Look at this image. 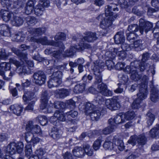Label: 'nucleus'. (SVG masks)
I'll use <instances>...</instances> for the list:
<instances>
[{
  "mask_svg": "<svg viewBox=\"0 0 159 159\" xmlns=\"http://www.w3.org/2000/svg\"><path fill=\"white\" fill-rule=\"evenodd\" d=\"M113 11H118V8L117 6L115 4H111L105 7V14L100 15L98 17V19L102 18L103 15H104L106 17L104 20L101 22L100 27L103 29L106 30L107 32L109 30V28L110 27L112 24V21L114 20L117 17L116 15L113 16Z\"/></svg>",
  "mask_w": 159,
  "mask_h": 159,
  "instance_id": "obj_1",
  "label": "nucleus"
},
{
  "mask_svg": "<svg viewBox=\"0 0 159 159\" xmlns=\"http://www.w3.org/2000/svg\"><path fill=\"white\" fill-rule=\"evenodd\" d=\"M16 69L11 71L10 63L5 62L0 63V75L3 76L5 80H8L11 79L15 74Z\"/></svg>",
  "mask_w": 159,
  "mask_h": 159,
  "instance_id": "obj_2",
  "label": "nucleus"
},
{
  "mask_svg": "<svg viewBox=\"0 0 159 159\" xmlns=\"http://www.w3.org/2000/svg\"><path fill=\"white\" fill-rule=\"evenodd\" d=\"M49 98V96L47 91L43 92L41 97L40 108L45 113H50L52 111V104L48 102Z\"/></svg>",
  "mask_w": 159,
  "mask_h": 159,
  "instance_id": "obj_3",
  "label": "nucleus"
},
{
  "mask_svg": "<svg viewBox=\"0 0 159 159\" xmlns=\"http://www.w3.org/2000/svg\"><path fill=\"white\" fill-rule=\"evenodd\" d=\"M24 145L22 142L16 143L14 142L10 143L5 148L4 151L6 153L13 155L17 152L20 153L22 152Z\"/></svg>",
  "mask_w": 159,
  "mask_h": 159,
  "instance_id": "obj_4",
  "label": "nucleus"
},
{
  "mask_svg": "<svg viewBox=\"0 0 159 159\" xmlns=\"http://www.w3.org/2000/svg\"><path fill=\"white\" fill-rule=\"evenodd\" d=\"M104 65V63L99 62V61H97L94 62V65L92 66V69L95 76V82L99 84L102 82V75L99 68H102Z\"/></svg>",
  "mask_w": 159,
  "mask_h": 159,
  "instance_id": "obj_5",
  "label": "nucleus"
},
{
  "mask_svg": "<svg viewBox=\"0 0 159 159\" xmlns=\"http://www.w3.org/2000/svg\"><path fill=\"white\" fill-rule=\"evenodd\" d=\"M105 104L107 107L111 111L117 110L120 106L119 99L117 97H114L111 98L107 99Z\"/></svg>",
  "mask_w": 159,
  "mask_h": 159,
  "instance_id": "obj_6",
  "label": "nucleus"
},
{
  "mask_svg": "<svg viewBox=\"0 0 159 159\" xmlns=\"http://www.w3.org/2000/svg\"><path fill=\"white\" fill-rule=\"evenodd\" d=\"M90 45L89 44H84L80 43L78 46L71 47L69 50H67L66 52V56L68 57H70L73 56L76 50H83L85 48H89Z\"/></svg>",
  "mask_w": 159,
  "mask_h": 159,
  "instance_id": "obj_7",
  "label": "nucleus"
},
{
  "mask_svg": "<svg viewBox=\"0 0 159 159\" xmlns=\"http://www.w3.org/2000/svg\"><path fill=\"white\" fill-rule=\"evenodd\" d=\"M33 82L36 84L41 86L45 83L46 76L44 72L39 71L33 75Z\"/></svg>",
  "mask_w": 159,
  "mask_h": 159,
  "instance_id": "obj_8",
  "label": "nucleus"
},
{
  "mask_svg": "<svg viewBox=\"0 0 159 159\" xmlns=\"http://www.w3.org/2000/svg\"><path fill=\"white\" fill-rule=\"evenodd\" d=\"M10 62L11 63L13 64L16 66V67L14 69H12L11 71H14L15 69H17L19 67H22L21 72L24 74H28L30 73V69L27 66H23L24 64V62L23 61H19L17 60L14 58H11L10 59Z\"/></svg>",
  "mask_w": 159,
  "mask_h": 159,
  "instance_id": "obj_9",
  "label": "nucleus"
},
{
  "mask_svg": "<svg viewBox=\"0 0 159 159\" xmlns=\"http://www.w3.org/2000/svg\"><path fill=\"white\" fill-rule=\"evenodd\" d=\"M152 27V23L149 21H146L143 19L139 20V30L140 34H142L144 31L147 33Z\"/></svg>",
  "mask_w": 159,
  "mask_h": 159,
  "instance_id": "obj_10",
  "label": "nucleus"
},
{
  "mask_svg": "<svg viewBox=\"0 0 159 159\" xmlns=\"http://www.w3.org/2000/svg\"><path fill=\"white\" fill-rule=\"evenodd\" d=\"M149 57L150 56L148 53L147 52L144 53L142 55L141 62L138 61L139 64L138 65L140 68L141 71H143L147 67H150V64L146 63V61L149 58Z\"/></svg>",
  "mask_w": 159,
  "mask_h": 159,
  "instance_id": "obj_11",
  "label": "nucleus"
},
{
  "mask_svg": "<svg viewBox=\"0 0 159 159\" xmlns=\"http://www.w3.org/2000/svg\"><path fill=\"white\" fill-rule=\"evenodd\" d=\"M97 89L99 93L104 96H111L112 95V92L108 89L106 84L103 83L98 85Z\"/></svg>",
  "mask_w": 159,
  "mask_h": 159,
  "instance_id": "obj_12",
  "label": "nucleus"
},
{
  "mask_svg": "<svg viewBox=\"0 0 159 159\" xmlns=\"http://www.w3.org/2000/svg\"><path fill=\"white\" fill-rule=\"evenodd\" d=\"M85 34L86 35L83 37L80 43L87 44L84 43V41L88 42H93L98 39L95 32H86Z\"/></svg>",
  "mask_w": 159,
  "mask_h": 159,
  "instance_id": "obj_13",
  "label": "nucleus"
},
{
  "mask_svg": "<svg viewBox=\"0 0 159 159\" xmlns=\"http://www.w3.org/2000/svg\"><path fill=\"white\" fill-rule=\"evenodd\" d=\"M123 113H120L117 115L114 119L110 118L108 120V123L111 125H112L114 128L115 124H119L125 122Z\"/></svg>",
  "mask_w": 159,
  "mask_h": 159,
  "instance_id": "obj_14",
  "label": "nucleus"
},
{
  "mask_svg": "<svg viewBox=\"0 0 159 159\" xmlns=\"http://www.w3.org/2000/svg\"><path fill=\"white\" fill-rule=\"evenodd\" d=\"M11 51L17 56L25 60L28 67L29 66L31 67H33L34 64L32 61H30L26 60V54L22 53L20 50L15 48H12L11 49Z\"/></svg>",
  "mask_w": 159,
  "mask_h": 159,
  "instance_id": "obj_15",
  "label": "nucleus"
},
{
  "mask_svg": "<svg viewBox=\"0 0 159 159\" xmlns=\"http://www.w3.org/2000/svg\"><path fill=\"white\" fill-rule=\"evenodd\" d=\"M139 87V92L138 93L137 95L138 97L137 99H139L140 100H142L146 98L148 94V91L147 89L146 85L144 84L143 86Z\"/></svg>",
  "mask_w": 159,
  "mask_h": 159,
  "instance_id": "obj_16",
  "label": "nucleus"
},
{
  "mask_svg": "<svg viewBox=\"0 0 159 159\" xmlns=\"http://www.w3.org/2000/svg\"><path fill=\"white\" fill-rule=\"evenodd\" d=\"M103 108L102 107H96L94 108V110L92 111L89 115L91 119L92 120H97L100 118Z\"/></svg>",
  "mask_w": 159,
  "mask_h": 159,
  "instance_id": "obj_17",
  "label": "nucleus"
},
{
  "mask_svg": "<svg viewBox=\"0 0 159 159\" xmlns=\"http://www.w3.org/2000/svg\"><path fill=\"white\" fill-rule=\"evenodd\" d=\"M11 111L17 116H20L23 109V107L20 105L15 104L11 105L10 107Z\"/></svg>",
  "mask_w": 159,
  "mask_h": 159,
  "instance_id": "obj_18",
  "label": "nucleus"
},
{
  "mask_svg": "<svg viewBox=\"0 0 159 159\" xmlns=\"http://www.w3.org/2000/svg\"><path fill=\"white\" fill-rule=\"evenodd\" d=\"M38 43H40L43 45H50L55 47H57L59 45L58 43L53 40H48L47 37L46 36L38 39Z\"/></svg>",
  "mask_w": 159,
  "mask_h": 159,
  "instance_id": "obj_19",
  "label": "nucleus"
},
{
  "mask_svg": "<svg viewBox=\"0 0 159 159\" xmlns=\"http://www.w3.org/2000/svg\"><path fill=\"white\" fill-rule=\"evenodd\" d=\"M150 98L153 102H156L159 99V92L158 89L154 87H151Z\"/></svg>",
  "mask_w": 159,
  "mask_h": 159,
  "instance_id": "obj_20",
  "label": "nucleus"
},
{
  "mask_svg": "<svg viewBox=\"0 0 159 159\" xmlns=\"http://www.w3.org/2000/svg\"><path fill=\"white\" fill-rule=\"evenodd\" d=\"M114 39L116 44H122L125 40L124 32L121 31L117 32L115 35Z\"/></svg>",
  "mask_w": 159,
  "mask_h": 159,
  "instance_id": "obj_21",
  "label": "nucleus"
},
{
  "mask_svg": "<svg viewBox=\"0 0 159 159\" xmlns=\"http://www.w3.org/2000/svg\"><path fill=\"white\" fill-rule=\"evenodd\" d=\"M46 29L45 28H30L28 31L31 34L34 36H38L41 35L46 31Z\"/></svg>",
  "mask_w": 159,
  "mask_h": 159,
  "instance_id": "obj_22",
  "label": "nucleus"
},
{
  "mask_svg": "<svg viewBox=\"0 0 159 159\" xmlns=\"http://www.w3.org/2000/svg\"><path fill=\"white\" fill-rule=\"evenodd\" d=\"M0 33L3 36H10L11 34L8 26L6 24L0 25Z\"/></svg>",
  "mask_w": 159,
  "mask_h": 159,
  "instance_id": "obj_23",
  "label": "nucleus"
},
{
  "mask_svg": "<svg viewBox=\"0 0 159 159\" xmlns=\"http://www.w3.org/2000/svg\"><path fill=\"white\" fill-rule=\"evenodd\" d=\"M61 130L55 127L52 129L51 132L50 134V135L53 139H58L61 137Z\"/></svg>",
  "mask_w": 159,
  "mask_h": 159,
  "instance_id": "obj_24",
  "label": "nucleus"
},
{
  "mask_svg": "<svg viewBox=\"0 0 159 159\" xmlns=\"http://www.w3.org/2000/svg\"><path fill=\"white\" fill-rule=\"evenodd\" d=\"M138 61H135L134 62H131L130 66H127L124 69V71L128 73L131 74L132 72L136 69V68L139 67L138 66Z\"/></svg>",
  "mask_w": 159,
  "mask_h": 159,
  "instance_id": "obj_25",
  "label": "nucleus"
},
{
  "mask_svg": "<svg viewBox=\"0 0 159 159\" xmlns=\"http://www.w3.org/2000/svg\"><path fill=\"white\" fill-rule=\"evenodd\" d=\"M62 83V81L51 77V79L48 82V86L50 88L58 87Z\"/></svg>",
  "mask_w": 159,
  "mask_h": 159,
  "instance_id": "obj_26",
  "label": "nucleus"
},
{
  "mask_svg": "<svg viewBox=\"0 0 159 159\" xmlns=\"http://www.w3.org/2000/svg\"><path fill=\"white\" fill-rule=\"evenodd\" d=\"M13 16V14L9 11L5 9L2 11L1 18L5 22H7L9 21Z\"/></svg>",
  "mask_w": 159,
  "mask_h": 159,
  "instance_id": "obj_27",
  "label": "nucleus"
},
{
  "mask_svg": "<svg viewBox=\"0 0 159 159\" xmlns=\"http://www.w3.org/2000/svg\"><path fill=\"white\" fill-rule=\"evenodd\" d=\"M116 136L114 137L113 139V142H114L115 148L114 150H116L117 148L120 151H122L124 149V146L122 140L116 139Z\"/></svg>",
  "mask_w": 159,
  "mask_h": 159,
  "instance_id": "obj_28",
  "label": "nucleus"
},
{
  "mask_svg": "<svg viewBox=\"0 0 159 159\" xmlns=\"http://www.w3.org/2000/svg\"><path fill=\"white\" fill-rule=\"evenodd\" d=\"M74 156L79 158L83 157L84 156V152L82 148L76 147L72 151Z\"/></svg>",
  "mask_w": 159,
  "mask_h": 159,
  "instance_id": "obj_29",
  "label": "nucleus"
},
{
  "mask_svg": "<svg viewBox=\"0 0 159 159\" xmlns=\"http://www.w3.org/2000/svg\"><path fill=\"white\" fill-rule=\"evenodd\" d=\"M152 6L155 7L156 9L153 8H149L148 11V14L151 15L152 13L158 11L159 8V1L158 0H152L151 2Z\"/></svg>",
  "mask_w": 159,
  "mask_h": 159,
  "instance_id": "obj_30",
  "label": "nucleus"
},
{
  "mask_svg": "<svg viewBox=\"0 0 159 159\" xmlns=\"http://www.w3.org/2000/svg\"><path fill=\"white\" fill-rule=\"evenodd\" d=\"M113 52L118 56L120 60H124L126 57V53L123 50H120V48H114Z\"/></svg>",
  "mask_w": 159,
  "mask_h": 159,
  "instance_id": "obj_31",
  "label": "nucleus"
},
{
  "mask_svg": "<svg viewBox=\"0 0 159 159\" xmlns=\"http://www.w3.org/2000/svg\"><path fill=\"white\" fill-rule=\"evenodd\" d=\"M23 22V20L20 17L14 16L11 20V23L14 26H19L22 25Z\"/></svg>",
  "mask_w": 159,
  "mask_h": 159,
  "instance_id": "obj_32",
  "label": "nucleus"
},
{
  "mask_svg": "<svg viewBox=\"0 0 159 159\" xmlns=\"http://www.w3.org/2000/svg\"><path fill=\"white\" fill-rule=\"evenodd\" d=\"M58 43V45L57 47H58L60 48V51H54L52 54L53 56L57 59H59L60 58V53L62 50L64 49V46L63 44L61 42H57Z\"/></svg>",
  "mask_w": 159,
  "mask_h": 159,
  "instance_id": "obj_33",
  "label": "nucleus"
},
{
  "mask_svg": "<svg viewBox=\"0 0 159 159\" xmlns=\"http://www.w3.org/2000/svg\"><path fill=\"white\" fill-rule=\"evenodd\" d=\"M144 41L141 39L137 40L134 42L133 45V47L136 50L140 51L143 49V44Z\"/></svg>",
  "mask_w": 159,
  "mask_h": 159,
  "instance_id": "obj_34",
  "label": "nucleus"
},
{
  "mask_svg": "<svg viewBox=\"0 0 159 159\" xmlns=\"http://www.w3.org/2000/svg\"><path fill=\"white\" fill-rule=\"evenodd\" d=\"M56 93L59 95L61 98H63L68 96L70 93V90L64 89H61L58 90H57Z\"/></svg>",
  "mask_w": 159,
  "mask_h": 159,
  "instance_id": "obj_35",
  "label": "nucleus"
},
{
  "mask_svg": "<svg viewBox=\"0 0 159 159\" xmlns=\"http://www.w3.org/2000/svg\"><path fill=\"white\" fill-rule=\"evenodd\" d=\"M125 121V120H130L133 119L135 116V114L133 111H128L123 114Z\"/></svg>",
  "mask_w": 159,
  "mask_h": 159,
  "instance_id": "obj_36",
  "label": "nucleus"
},
{
  "mask_svg": "<svg viewBox=\"0 0 159 159\" xmlns=\"http://www.w3.org/2000/svg\"><path fill=\"white\" fill-rule=\"evenodd\" d=\"M34 96V92H32V91H26L24 92L23 96V99L24 101L31 100L32 99Z\"/></svg>",
  "mask_w": 159,
  "mask_h": 159,
  "instance_id": "obj_37",
  "label": "nucleus"
},
{
  "mask_svg": "<svg viewBox=\"0 0 159 159\" xmlns=\"http://www.w3.org/2000/svg\"><path fill=\"white\" fill-rule=\"evenodd\" d=\"M85 84L84 83L77 84L75 87L74 92L76 93H82L85 89Z\"/></svg>",
  "mask_w": 159,
  "mask_h": 159,
  "instance_id": "obj_38",
  "label": "nucleus"
},
{
  "mask_svg": "<svg viewBox=\"0 0 159 159\" xmlns=\"http://www.w3.org/2000/svg\"><path fill=\"white\" fill-rule=\"evenodd\" d=\"M150 136L152 138H157L159 134V125L150 131Z\"/></svg>",
  "mask_w": 159,
  "mask_h": 159,
  "instance_id": "obj_39",
  "label": "nucleus"
},
{
  "mask_svg": "<svg viewBox=\"0 0 159 159\" xmlns=\"http://www.w3.org/2000/svg\"><path fill=\"white\" fill-rule=\"evenodd\" d=\"M138 70H140V68L139 67L136 68V69L133 71L131 74L130 78L132 80L135 81H137L140 79L141 76L138 73Z\"/></svg>",
  "mask_w": 159,
  "mask_h": 159,
  "instance_id": "obj_40",
  "label": "nucleus"
},
{
  "mask_svg": "<svg viewBox=\"0 0 159 159\" xmlns=\"http://www.w3.org/2000/svg\"><path fill=\"white\" fill-rule=\"evenodd\" d=\"M103 148L105 150H114L115 147H114L113 143L111 141L107 139L104 142L103 145Z\"/></svg>",
  "mask_w": 159,
  "mask_h": 159,
  "instance_id": "obj_41",
  "label": "nucleus"
},
{
  "mask_svg": "<svg viewBox=\"0 0 159 159\" xmlns=\"http://www.w3.org/2000/svg\"><path fill=\"white\" fill-rule=\"evenodd\" d=\"M152 33L154 38L157 39V44H159V21L156 23V27L153 29Z\"/></svg>",
  "mask_w": 159,
  "mask_h": 159,
  "instance_id": "obj_42",
  "label": "nucleus"
},
{
  "mask_svg": "<svg viewBox=\"0 0 159 159\" xmlns=\"http://www.w3.org/2000/svg\"><path fill=\"white\" fill-rule=\"evenodd\" d=\"M84 154L85 153L88 156H92L93 154V149L90 148V146L88 144H85L83 146Z\"/></svg>",
  "mask_w": 159,
  "mask_h": 159,
  "instance_id": "obj_43",
  "label": "nucleus"
},
{
  "mask_svg": "<svg viewBox=\"0 0 159 159\" xmlns=\"http://www.w3.org/2000/svg\"><path fill=\"white\" fill-rule=\"evenodd\" d=\"M84 106V111L86 113L89 115L94 109V106L90 103H86Z\"/></svg>",
  "mask_w": 159,
  "mask_h": 159,
  "instance_id": "obj_44",
  "label": "nucleus"
},
{
  "mask_svg": "<svg viewBox=\"0 0 159 159\" xmlns=\"http://www.w3.org/2000/svg\"><path fill=\"white\" fill-rule=\"evenodd\" d=\"M45 9L42 7L41 6L38 4L34 8V13L36 15L38 16L42 15Z\"/></svg>",
  "mask_w": 159,
  "mask_h": 159,
  "instance_id": "obj_45",
  "label": "nucleus"
},
{
  "mask_svg": "<svg viewBox=\"0 0 159 159\" xmlns=\"http://www.w3.org/2000/svg\"><path fill=\"white\" fill-rule=\"evenodd\" d=\"M55 116L57 117L58 121H64L66 120V115L60 112L59 111H57L55 112Z\"/></svg>",
  "mask_w": 159,
  "mask_h": 159,
  "instance_id": "obj_46",
  "label": "nucleus"
},
{
  "mask_svg": "<svg viewBox=\"0 0 159 159\" xmlns=\"http://www.w3.org/2000/svg\"><path fill=\"white\" fill-rule=\"evenodd\" d=\"M114 127L109 125L108 127L104 129L101 132V134L105 135L109 134L113 131Z\"/></svg>",
  "mask_w": 159,
  "mask_h": 159,
  "instance_id": "obj_47",
  "label": "nucleus"
},
{
  "mask_svg": "<svg viewBox=\"0 0 159 159\" xmlns=\"http://www.w3.org/2000/svg\"><path fill=\"white\" fill-rule=\"evenodd\" d=\"M26 22L29 25H33L37 22L36 18L33 16H28L25 18Z\"/></svg>",
  "mask_w": 159,
  "mask_h": 159,
  "instance_id": "obj_48",
  "label": "nucleus"
},
{
  "mask_svg": "<svg viewBox=\"0 0 159 159\" xmlns=\"http://www.w3.org/2000/svg\"><path fill=\"white\" fill-rule=\"evenodd\" d=\"M147 119V123L148 125H151L155 119L154 116L150 112H148L146 115Z\"/></svg>",
  "mask_w": 159,
  "mask_h": 159,
  "instance_id": "obj_49",
  "label": "nucleus"
},
{
  "mask_svg": "<svg viewBox=\"0 0 159 159\" xmlns=\"http://www.w3.org/2000/svg\"><path fill=\"white\" fill-rule=\"evenodd\" d=\"M102 141V138H99L94 142L93 146L95 150L97 151L99 148Z\"/></svg>",
  "mask_w": 159,
  "mask_h": 159,
  "instance_id": "obj_50",
  "label": "nucleus"
},
{
  "mask_svg": "<svg viewBox=\"0 0 159 159\" xmlns=\"http://www.w3.org/2000/svg\"><path fill=\"white\" fill-rule=\"evenodd\" d=\"M128 30L130 32L135 33L139 30L138 26L137 24H134L129 25Z\"/></svg>",
  "mask_w": 159,
  "mask_h": 159,
  "instance_id": "obj_51",
  "label": "nucleus"
},
{
  "mask_svg": "<svg viewBox=\"0 0 159 159\" xmlns=\"http://www.w3.org/2000/svg\"><path fill=\"white\" fill-rule=\"evenodd\" d=\"M141 101L139 99L136 98L134 100L131 105V107L133 109H137L140 108L141 106Z\"/></svg>",
  "mask_w": 159,
  "mask_h": 159,
  "instance_id": "obj_52",
  "label": "nucleus"
},
{
  "mask_svg": "<svg viewBox=\"0 0 159 159\" xmlns=\"http://www.w3.org/2000/svg\"><path fill=\"white\" fill-rule=\"evenodd\" d=\"M38 4L45 9V8H47L50 6V3L48 0H41L39 2Z\"/></svg>",
  "mask_w": 159,
  "mask_h": 159,
  "instance_id": "obj_53",
  "label": "nucleus"
},
{
  "mask_svg": "<svg viewBox=\"0 0 159 159\" xmlns=\"http://www.w3.org/2000/svg\"><path fill=\"white\" fill-rule=\"evenodd\" d=\"M137 143L140 145H144L146 142V139L143 135H140L138 136Z\"/></svg>",
  "mask_w": 159,
  "mask_h": 159,
  "instance_id": "obj_54",
  "label": "nucleus"
},
{
  "mask_svg": "<svg viewBox=\"0 0 159 159\" xmlns=\"http://www.w3.org/2000/svg\"><path fill=\"white\" fill-rule=\"evenodd\" d=\"M62 75V72L60 71L57 70L53 73L51 77L61 80Z\"/></svg>",
  "mask_w": 159,
  "mask_h": 159,
  "instance_id": "obj_55",
  "label": "nucleus"
},
{
  "mask_svg": "<svg viewBox=\"0 0 159 159\" xmlns=\"http://www.w3.org/2000/svg\"><path fill=\"white\" fill-rule=\"evenodd\" d=\"M12 0H1V4L3 7L8 9L10 7L12 3Z\"/></svg>",
  "mask_w": 159,
  "mask_h": 159,
  "instance_id": "obj_56",
  "label": "nucleus"
},
{
  "mask_svg": "<svg viewBox=\"0 0 159 159\" xmlns=\"http://www.w3.org/2000/svg\"><path fill=\"white\" fill-rule=\"evenodd\" d=\"M137 34H135L133 33L128 32L126 33V38L129 41H132V40H134L135 39V35Z\"/></svg>",
  "mask_w": 159,
  "mask_h": 159,
  "instance_id": "obj_57",
  "label": "nucleus"
},
{
  "mask_svg": "<svg viewBox=\"0 0 159 159\" xmlns=\"http://www.w3.org/2000/svg\"><path fill=\"white\" fill-rule=\"evenodd\" d=\"M31 132L33 134H38L39 135H41L42 134L40 126L36 125H34V127L32 129Z\"/></svg>",
  "mask_w": 159,
  "mask_h": 159,
  "instance_id": "obj_58",
  "label": "nucleus"
},
{
  "mask_svg": "<svg viewBox=\"0 0 159 159\" xmlns=\"http://www.w3.org/2000/svg\"><path fill=\"white\" fill-rule=\"evenodd\" d=\"M133 47V45L129 44L123 43L121 45V48L123 51L125 50L126 51H129L131 50V48Z\"/></svg>",
  "mask_w": 159,
  "mask_h": 159,
  "instance_id": "obj_59",
  "label": "nucleus"
},
{
  "mask_svg": "<svg viewBox=\"0 0 159 159\" xmlns=\"http://www.w3.org/2000/svg\"><path fill=\"white\" fill-rule=\"evenodd\" d=\"M54 38L56 41L60 39L64 40L66 38L65 34L63 33H59L55 35Z\"/></svg>",
  "mask_w": 159,
  "mask_h": 159,
  "instance_id": "obj_60",
  "label": "nucleus"
},
{
  "mask_svg": "<svg viewBox=\"0 0 159 159\" xmlns=\"http://www.w3.org/2000/svg\"><path fill=\"white\" fill-rule=\"evenodd\" d=\"M137 138L138 136L136 135L131 136L128 142L129 143L134 146L135 145L136 142H137Z\"/></svg>",
  "mask_w": 159,
  "mask_h": 159,
  "instance_id": "obj_61",
  "label": "nucleus"
},
{
  "mask_svg": "<svg viewBox=\"0 0 159 159\" xmlns=\"http://www.w3.org/2000/svg\"><path fill=\"white\" fill-rule=\"evenodd\" d=\"M78 114V112L74 110H72L66 113V115L68 118H70V117L72 118H75L76 117Z\"/></svg>",
  "mask_w": 159,
  "mask_h": 159,
  "instance_id": "obj_62",
  "label": "nucleus"
},
{
  "mask_svg": "<svg viewBox=\"0 0 159 159\" xmlns=\"http://www.w3.org/2000/svg\"><path fill=\"white\" fill-rule=\"evenodd\" d=\"M34 137L33 133L31 132L26 133L25 139L27 142L30 143Z\"/></svg>",
  "mask_w": 159,
  "mask_h": 159,
  "instance_id": "obj_63",
  "label": "nucleus"
},
{
  "mask_svg": "<svg viewBox=\"0 0 159 159\" xmlns=\"http://www.w3.org/2000/svg\"><path fill=\"white\" fill-rule=\"evenodd\" d=\"M25 152L26 156H29L31 155L32 152L31 148V145L30 144H28L25 147Z\"/></svg>",
  "mask_w": 159,
  "mask_h": 159,
  "instance_id": "obj_64",
  "label": "nucleus"
}]
</instances>
